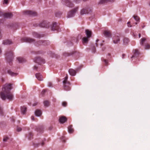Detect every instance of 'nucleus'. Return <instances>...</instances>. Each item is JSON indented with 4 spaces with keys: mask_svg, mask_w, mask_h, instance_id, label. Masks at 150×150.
I'll return each mask as SVG.
<instances>
[{
    "mask_svg": "<svg viewBox=\"0 0 150 150\" xmlns=\"http://www.w3.org/2000/svg\"><path fill=\"white\" fill-rule=\"evenodd\" d=\"M78 7H76L71 11L68 12L67 15V17L69 18L73 16L76 12L78 10Z\"/></svg>",
    "mask_w": 150,
    "mask_h": 150,
    "instance_id": "nucleus-4",
    "label": "nucleus"
},
{
    "mask_svg": "<svg viewBox=\"0 0 150 150\" xmlns=\"http://www.w3.org/2000/svg\"><path fill=\"white\" fill-rule=\"evenodd\" d=\"M98 40H98V39L97 40H96V42H97L98 41Z\"/></svg>",
    "mask_w": 150,
    "mask_h": 150,
    "instance_id": "nucleus-55",
    "label": "nucleus"
},
{
    "mask_svg": "<svg viewBox=\"0 0 150 150\" xmlns=\"http://www.w3.org/2000/svg\"><path fill=\"white\" fill-rule=\"evenodd\" d=\"M69 72L70 75L72 76H75L76 73V71L73 69H69Z\"/></svg>",
    "mask_w": 150,
    "mask_h": 150,
    "instance_id": "nucleus-20",
    "label": "nucleus"
},
{
    "mask_svg": "<svg viewBox=\"0 0 150 150\" xmlns=\"http://www.w3.org/2000/svg\"><path fill=\"white\" fill-rule=\"evenodd\" d=\"M33 134L31 132H29L26 135V137L29 140H30L33 138Z\"/></svg>",
    "mask_w": 150,
    "mask_h": 150,
    "instance_id": "nucleus-22",
    "label": "nucleus"
},
{
    "mask_svg": "<svg viewBox=\"0 0 150 150\" xmlns=\"http://www.w3.org/2000/svg\"><path fill=\"white\" fill-rule=\"evenodd\" d=\"M87 37H84L82 39V42L83 44L87 43L88 41V38Z\"/></svg>",
    "mask_w": 150,
    "mask_h": 150,
    "instance_id": "nucleus-25",
    "label": "nucleus"
},
{
    "mask_svg": "<svg viewBox=\"0 0 150 150\" xmlns=\"http://www.w3.org/2000/svg\"><path fill=\"white\" fill-rule=\"evenodd\" d=\"M44 143L43 142H42V143H41V145H42V146H43V145H44Z\"/></svg>",
    "mask_w": 150,
    "mask_h": 150,
    "instance_id": "nucleus-52",
    "label": "nucleus"
},
{
    "mask_svg": "<svg viewBox=\"0 0 150 150\" xmlns=\"http://www.w3.org/2000/svg\"><path fill=\"white\" fill-rule=\"evenodd\" d=\"M135 20L137 21H139V17L137 16H133Z\"/></svg>",
    "mask_w": 150,
    "mask_h": 150,
    "instance_id": "nucleus-37",
    "label": "nucleus"
},
{
    "mask_svg": "<svg viewBox=\"0 0 150 150\" xmlns=\"http://www.w3.org/2000/svg\"><path fill=\"white\" fill-rule=\"evenodd\" d=\"M49 43L48 41H42L40 40L37 43L38 45H47V43Z\"/></svg>",
    "mask_w": 150,
    "mask_h": 150,
    "instance_id": "nucleus-16",
    "label": "nucleus"
},
{
    "mask_svg": "<svg viewBox=\"0 0 150 150\" xmlns=\"http://www.w3.org/2000/svg\"><path fill=\"white\" fill-rule=\"evenodd\" d=\"M11 85V83H6L3 86L2 91L0 93V96L2 100H5L6 98L10 100H13V95L10 92V90L12 88Z\"/></svg>",
    "mask_w": 150,
    "mask_h": 150,
    "instance_id": "nucleus-1",
    "label": "nucleus"
},
{
    "mask_svg": "<svg viewBox=\"0 0 150 150\" xmlns=\"http://www.w3.org/2000/svg\"><path fill=\"white\" fill-rule=\"evenodd\" d=\"M68 76L67 75L65 77L64 80L63 81V83L64 86V89L66 91H69L70 90L71 88L70 86V83L67 81Z\"/></svg>",
    "mask_w": 150,
    "mask_h": 150,
    "instance_id": "nucleus-3",
    "label": "nucleus"
},
{
    "mask_svg": "<svg viewBox=\"0 0 150 150\" xmlns=\"http://www.w3.org/2000/svg\"><path fill=\"white\" fill-rule=\"evenodd\" d=\"M59 27L57 25L56 23H53L51 27V30H58Z\"/></svg>",
    "mask_w": 150,
    "mask_h": 150,
    "instance_id": "nucleus-14",
    "label": "nucleus"
},
{
    "mask_svg": "<svg viewBox=\"0 0 150 150\" xmlns=\"http://www.w3.org/2000/svg\"><path fill=\"white\" fill-rule=\"evenodd\" d=\"M139 37L140 38L141 37V34H139Z\"/></svg>",
    "mask_w": 150,
    "mask_h": 150,
    "instance_id": "nucleus-53",
    "label": "nucleus"
},
{
    "mask_svg": "<svg viewBox=\"0 0 150 150\" xmlns=\"http://www.w3.org/2000/svg\"><path fill=\"white\" fill-rule=\"evenodd\" d=\"M22 42L31 43L34 41V40L28 37H24L21 39Z\"/></svg>",
    "mask_w": 150,
    "mask_h": 150,
    "instance_id": "nucleus-6",
    "label": "nucleus"
},
{
    "mask_svg": "<svg viewBox=\"0 0 150 150\" xmlns=\"http://www.w3.org/2000/svg\"><path fill=\"white\" fill-rule=\"evenodd\" d=\"M104 34L105 36L106 37H110L111 36L110 32L108 30H105L104 32Z\"/></svg>",
    "mask_w": 150,
    "mask_h": 150,
    "instance_id": "nucleus-19",
    "label": "nucleus"
},
{
    "mask_svg": "<svg viewBox=\"0 0 150 150\" xmlns=\"http://www.w3.org/2000/svg\"><path fill=\"white\" fill-rule=\"evenodd\" d=\"M8 73L12 76H16L17 74V73H14L13 72H12L10 70H8Z\"/></svg>",
    "mask_w": 150,
    "mask_h": 150,
    "instance_id": "nucleus-28",
    "label": "nucleus"
},
{
    "mask_svg": "<svg viewBox=\"0 0 150 150\" xmlns=\"http://www.w3.org/2000/svg\"><path fill=\"white\" fill-rule=\"evenodd\" d=\"M150 48V45L148 44H146L145 45V49H148Z\"/></svg>",
    "mask_w": 150,
    "mask_h": 150,
    "instance_id": "nucleus-35",
    "label": "nucleus"
},
{
    "mask_svg": "<svg viewBox=\"0 0 150 150\" xmlns=\"http://www.w3.org/2000/svg\"><path fill=\"white\" fill-rule=\"evenodd\" d=\"M137 23H136V24H137Z\"/></svg>",
    "mask_w": 150,
    "mask_h": 150,
    "instance_id": "nucleus-58",
    "label": "nucleus"
},
{
    "mask_svg": "<svg viewBox=\"0 0 150 150\" xmlns=\"http://www.w3.org/2000/svg\"><path fill=\"white\" fill-rule=\"evenodd\" d=\"M5 56L7 62L9 63L10 65H11L12 62L14 57L13 52L11 51H7L6 53Z\"/></svg>",
    "mask_w": 150,
    "mask_h": 150,
    "instance_id": "nucleus-2",
    "label": "nucleus"
},
{
    "mask_svg": "<svg viewBox=\"0 0 150 150\" xmlns=\"http://www.w3.org/2000/svg\"><path fill=\"white\" fill-rule=\"evenodd\" d=\"M67 120V118L64 116H62L59 117V122L62 123H64Z\"/></svg>",
    "mask_w": 150,
    "mask_h": 150,
    "instance_id": "nucleus-15",
    "label": "nucleus"
},
{
    "mask_svg": "<svg viewBox=\"0 0 150 150\" xmlns=\"http://www.w3.org/2000/svg\"><path fill=\"white\" fill-rule=\"evenodd\" d=\"M33 35L36 37L39 38L40 35L36 33H34L33 34Z\"/></svg>",
    "mask_w": 150,
    "mask_h": 150,
    "instance_id": "nucleus-38",
    "label": "nucleus"
},
{
    "mask_svg": "<svg viewBox=\"0 0 150 150\" xmlns=\"http://www.w3.org/2000/svg\"><path fill=\"white\" fill-rule=\"evenodd\" d=\"M46 90L45 89H44L42 90L41 93L42 95H44V94L45 93V92H46Z\"/></svg>",
    "mask_w": 150,
    "mask_h": 150,
    "instance_id": "nucleus-42",
    "label": "nucleus"
},
{
    "mask_svg": "<svg viewBox=\"0 0 150 150\" xmlns=\"http://www.w3.org/2000/svg\"><path fill=\"white\" fill-rule=\"evenodd\" d=\"M31 119L33 120H34V117L33 116H31Z\"/></svg>",
    "mask_w": 150,
    "mask_h": 150,
    "instance_id": "nucleus-46",
    "label": "nucleus"
},
{
    "mask_svg": "<svg viewBox=\"0 0 150 150\" xmlns=\"http://www.w3.org/2000/svg\"><path fill=\"white\" fill-rule=\"evenodd\" d=\"M92 50H93V52H95L96 50V48H95V47H93Z\"/></svg>",
    "mask_w": 150,
    "mask_h": 150,
    "instance_id": "nucleus-44",
    "label": "nucleus"
},
{
    "mask_svg": "<svg viewBox=\"0 0 150 150\" xmlns=\"http://www.w3.org/2000/svg\"><path fill=\"white\" fill-rule=\"evenodd\" d=\"M52 83L51 82H49L48 83V86L49 87H51L52 86Z\"/></svg>",
    "mask_w": 150,
    "mask_h": 150,
    "instance_id": "nucleus-45",
    "label": "nucleus"
},
{
    "mask_svg": "<svg viewBox=\"0 0 150 150\" xmlns=\"http://www.w3.org/2000/svg\"><path fill=\"white\" fill-rule=\"evenodd\" d=\"M85 33L88 38H90L91 36L92 32L88 29L85 30Z\"/></svg>",
    "mask_w": 150,
    "mask_h": 150,
    "instance_id": "nucleus-17",
    "label": "nucleus"
},
{
    "mask_svg": "<svg viewBox=\"0 0 150 150\" xmlns=\"http://www.w3.org/2000/svg\"><path fill=\"white\" fill-rule=\"evenodd\" d=\"M12 43V41L11 40H4L3 42V44L4 45H10Z\"/></svg>",
    "mask_w": 150,
    "mask_h": 150,
    "instance_id": "nucleus-21",
    "label": "nucleus"
},
{
    "mask_svg": "<svg viewBox=\"0 0 150 150\" xmlns=\"http://www.w3.org/2000/svg\"><path fill=\"white\" fill-rule=\"evenodd\" d=\"M67 105V103L66 102L64 101L62 103V105L64 107H66Z\"/></svg>",
    "mask_w": 150,
    "mask_h": 150,
    "instance_id": "nucleus-39",
    "label": "nucleus"
},
{
    "mask_svg": "<svg viewBox=\"0 0 150 150\" xmlns=\"http://www.w3.org/2000/svg\"><path fill=\"white\" fill-rule=\"evenodd\" d=\"M102 60L105 63V65L107 66L108 65V60H106V59H102Z\"/></svg>",
    "mask_w": 150,
    "mask_h": 150,
    "instance_id": "nucleus-34",
    "label": "nucleus"
},
{
    "mask_svg": "<svg viewBox=\"0 0 150 150\" xmlns=\"http://www.w3.org/2000/svg\"><path fill=\"white\" fill-rule=\"evenodd\" d=\"M146 40V39L144 38H142L140 40V44L142 46H144V43L145 42Z\"/></svg>",
    "mask_w": 150,
    "mask_h": 150,
    "instance_id": "nucleus-32",
    "label": "nucleus"
},
{
    "mask_svg": "<svg viewBox=\"0 0 150 150\" xmlns=\"http://www.w3.org/2000/svg\"><path fill=\"white\" fill-rule=\"evenodd\" d=\"M1 37V30H0V39Z\"/></svg>",
    "mask_w": 150,
    "mask_h": 150,
    "instance_id": "nucleus-50",
    "label": "nucleus"
},
{
    "mask_svg": "<svg viewBox=\"0 0 150 150\" xmlns=\"http://www.w3.org/2000/svg\"><path fill=\"white\" fill-rule=\"evenodd\" d=\"M130 23V22H128L127 23V24H128V27H131V26H131V25H130V26H129V24Z\"/></svg>",
    "mask_w": 150,
    "mask_h": 150,
    "instance_id": "nucleus-47",
    "label": "nucleus"
},
{
    "mask_svg": "<svg viewBox=\"0 0 150 150\" xmlns=\"http://www.w3.org/2000/svg\"><path fill=\"white\" fill-rule=\"evenodd\" d=\"M17 59L19 63H22L26 61V60L21 57H18L17 58Z\"/></svg>",
    "mask_w": 150,
    "mask_h": 150,
    "instance_id": "nucleus-24",
    "label": "nucleus"
},
{
    "mask_svg": "<svg viewBox=\"0 0 150 150\" xmlns=\"http://www.w3.org/2000/svg\"><path fill=\"white\" fill-rule=\"evenodd\" d=\"M62 1L67 6L72 7L74 6V4L69 0H63Z\"/></svg>",
    "mask_w": 150,
    "mask_h": 150,
    "instance_id": "nucleus-9",
    "label": "nucleus"
},
{
    "mask_svg": "<svg viewBox=\"0 0 150 150\" xmlns=\"http://www.w3.org/2000/svg\"><path fill=\"white\" fill-rule=\"evenodd\" d=\"M35 113L36 115L37 116H40L41 115L42 113L40 110H37L35 111Z\"/></svg>",
    "mask_w": 150,
    "mask_h": 150,
    "instance_id": "nucleus-29",
    "label": "nucleus"
},
{
    "mask_svg": "<svg viewBox=\"0 0 150 150\" xmlns=\"http://www.w3.org/2000/svg\"><path fill=\"white\" fill-rule=\"evenodd\" d=\"M50 102L48 100H45L44 102V104L45 106L47 107L50 105Z\"/></svg>",
    "mask_w": 150,
    "mask_h": 150,
    "instance_id": "nucleus-33",
    "label": "nucleus"
},
{
    "mask_svg": "<svg viewBox=\"0 0 150 150\" xmlns=\"http://www.w3.org/2000/svg\"><path fill=\"white\" fill-rule=\"evenodd\" d=\"M134 54L131 57V58H136L138 57L139 54V52L138 50L137 49H135L133 51Z\"/></svg>",
    "mask_w": 150,
    "mask_h": 150,
    "instance_id": "nucleus-13",
    "label": "nucleus"
},
{
    "mask_svg": "<svg viewBox=\"0 0 150 150\" xmlns=\"http://www.w3.org/2000/svg\"><path fill=\"white\" fill-rule=\"evenodd\" d=\"M34 61L35 62L38 63L39 64L44 63L45 62V60L40 57L35 58Z\"/></svg>",
    "mask_w": 150,
    "mask_h": 150,
    "instance_id": "nucleus-8",
    "label": "nucleus"
},
{
    "mask_svg": "<svg viewBox=\"0 0 150 150\" xmlns=\"http://www.w3.org/2000/svg\"><path fill=\"white\" fill-rule=\"evenodd\" d=\"M37 103H34L33 104V106H35L36 105H37Z\"/></svg>",
    "mask_w": 150,
    "mask_h": 150,
    "instance_id": "nucleus-49",
    "label": "nucleus"
},
{
    "mask_svg": "<svg viewBox=\"0 0 150 150\" xmlns=\"http://www.w3.org/2000/svg\"><path fill=\"white\" fill-rule=\"evenodd\" d=\"M3 109L1 107H0V115H3Z\"/></svg>",
    "mask_w": 150,
    "mask_h": 150,
    "instance_id": "nucleus-41",
    "label": "nucleus"
},
{
    "mask_svg": "<svg viewBox=\"0 0 150 150\" xmlns=\"http://www.w3.org/2000/svg\"><path fill=\"white\" fill-rule=\"evenodd\" d=\"M113 42L115 44L118 43L120 40L119 37L118 36H115L112 38Z\"/></svg>",
    "mask_w": 150,
    "mask_h": 150,
    "instance_id": "nucleus-11",
    "label": "nucleus"
},
{
    "mask_svg": "<svg viewBox=\"0 0 150 150\" xmlns=\"http://www.w3.org/2000/svg\"><path fill=\"white\" fill-rule=\"evenodd\" d=\"M114 0H100L99 3V4H103L108 1H113Z\"/></svg>",
    "mask_w": 150,
    "mask_h": 150,
    "instance_id": "nucleus-26",
    "label": "nucleus"
},
{
    "mask_svg": "<svg viewBox=\"0 0 150 150\" xmlns=\"http://www.w3.org/2000/svg\"><path fill=\"white\" fill-rule=\"evenodd\" d=\"M34 68L35 69H37V67H36V66H35L34 67Z\"/></svg>",
    "mask_w": 150,
    "mask_h": 150,
    "instance_id": "nucleus-51",
    "label": "nucleus"
},
{
    "mask_svg": "<svg viewBox=\"0 0 150 150\" xmlns=\"http://www.w3.org/2000/svg\"><path fill=\"white\" fill-rule=\"evenodd\" d=\"M26 109L27 108L25 107L24 106L22 107H21V110L22 113L23 114H25L26 111Z\"/></svg>",
    "mask_w": 150,
    "mask_h": 150,
    "instance_id": "nucleus-27",
    "label": "nucleus"
},
{
    "mask_svg": "<svg viewBox=\"0 0 150 150\" xmlns=\"http://www.w3.org/2000/svg\"><path fill=\"white\" fill-rule=\"evenodd\" d=\"M50 25V23L46 21H43L39 24L40 27L45 28H48Z\"/></svg>",
    "mask_w": 150,
    "mask_h": 150,
    "instance_id": "nucleus-5",
    "label": "nucleus"
},
{
    "mask_svg": "<svg viewBox=\"0 0 150 150\" xmlns=\"http://www.w3.org/2000/svg\"><path fill=\"white\" fill-rule=\"evenodd\" d=\"M9 139L8 137L7 136H4V137L3 141L4 142H7V140Z\"/></svg>",
    "mask_w": 150,
    "mask_h": 150,
    "instance_id": "nucleus-36",
    "label": "nucleus"
},
{
    "mask_svg": "<svg viewBox=\"0 0 150 150\" xmlns=\"http://www.w3.org/2000/svg\"><path fill=\"white\" fill-rule=\"evenodd\" d=\"M22 130L21 128V127H18L17 128V131L18 132L21 131Z\"/></svg>",
    "mask_w": 150,
    "mask_h": 150,
    "instance_id": "nucleus-43",
    "label": "nucleus"
},
{
    "mask_svg": "<svg viewBox=\"0 0 150 150\" xmlns=\"http://www.w3.org/2000/svg\"><path fill=\"white\" fill-rule=\"evenodd\" d=\"M68 130L69 132V133H72L74 131V129L72 128V126L70 125V126H69L68 127Z\"/></svg>",
    "mask_w": 150,
    "mask_h": 150,
    "instance_id": "nucleus-30",
    "label": "nucleus"
},
{
    "mask_svg": "<svg viewBox=\"0 0 150 150\" xmlns=\"http://www.w3.org/2000/svg\"><path fill=\"white\" fill-rule=\"evenodd\" d=\"M149 5H150V3H149Z\"/></svg>",
    "mask_w": 150,
    "mask_h": 150,
    "instance_id": "nucleus-57",
    "label": "nucleus"
},
{
    "mask_svg": "<svg viewBox=\"0 0 150 150\" xmlns=\"http://www.w3.org/2000/svg\"><path fill=\"white\" fill-rule=\"evenodd\" d=\"M25 14L35 16L37 15L36 12L31 11H24Z\"/></svg>",
    "mask_w": 150,
    "mask_h": 150,
    "instance_id": "nucleus-10",
    "label": "nucleus"
},
{
    "mask_svg": "<svg viewBox=\"0 0 150 150\" xmlns=\"http://www.w3.org/2000/svg\"><path fill=\"white\" fill-rule=\"evenodd\" d=\"M1 48H0V53H1Z\"/></svg>",
    "mask_w": 150,
    "mask_h": 150,
    "instance_id": "nucleus-54",
    "label": "nucleus"
},
{
    "mask_svg": "<svg viewBox=\"0 0 150 150\" xmlns=\"http://www.w3.org/2000/svg\"><path fill=\"white\" fill-rule=\"evenodd\" d=\"M125 54H122V58H124V57H125Z\"/></svg>",
    "mask_w": 150,
    "mask_h": 150,
    "instance_id": "nucleus-48",
    "label": "nucleus"
},
{
    "mask_svg": "<svg viewBox=\"0 0 150 150\" xmlns=\"http://www.w3.org/2000/svg\"><path fill=\"white\" fill-rule=\"evenodd\" d=\"M89 8H83L81 10V15H83L84 14H86L88 13L89 12V11H90L91 10Z\"/></svg>",
    "mask_w": 150,
    "mask_h": 150,
    "instance_id": "nucleus-12",
    "label": "nucleus"
},
{
    "mask_svg": "<svg viewBox=\"0 0 150 150\" xmlns=\"http://www.w3.org/2000/svg\"><path fill=\"white\" fill-rule=\"evenodd\" d=\"M9 0H4L3 2V4H8V1Z\"/></svg>",
    "mask_w": 150,
    "mask_h": 150,
    "instance_id": "nucleus-40",
    "label": "nucleus"
},
{
    "mask_svg": "<svg viewBox=\"0 0 150 150\" xmlns=\"http://www.w3.org/2000/svg\"><path fill=\"white\" fill-rule=\"evenodd\" d=\"M3 15L5 18H11L13 16L12 14L10 13H4L0 10V16Z\"/></svg>",
    "mask_w": 150,
    "mask_h": 150,
    "instance_id": "nucleus-7",
    "label": "nucleus"
},
{
    "mask_svg": "<svg viewBox=\"0 0 150 150\" xmlns=\"http://www.w3.org/2000/svg\"><path fill=\"white\" fill-rule=\"evenodd\" d=\"M123 41L124 43L125 44H126L129 42V40L128 38H125L123 40Z\"/></svg>",
    "mask_w": 150,
    "mask_h": 150,
    "instance_id": "nucleus-31",
    "label": "nucleus"
},
{
    "mask_svg": "<svg viewBox=\"0 0 150 150\" xmlns=\"http://www.w3.org/2000/svg\"><path fill=\"white\" fill-rule=\"evenodd\" d=\"M35 130L38 132H39L40 133H42L43 132V128L41 126H38L36 128Z\"/></svg>",
    "mask_w": 150,
    "mask_h": 150,
    "instance_id": "nucleus-23",
    "label": "nucleus"
},
{
    "mask_svg": "<svg viewBox=\"0 0 150 150\" xmlns=\"http://www.w3.org/2000/svg\"><path fill=\"white\" fill-rule=\"evenodd\" d=\"M35 76L38 80L42 81L43 80V77L40 73L36 74H35Z\"/></svg>",
    "mask_w": 150,
    "mask_h": 150,
    "instance_id": "nucleus-18",
    "label": "nucleus"
},
{
    "mask_svg": "<svg viewBox=\"0 0 150 150\" xmlns=\"http://www.w3.org/2000/svg\"><path fill=\"white\" fill-rule=\"evenodd\" d=\"M96 46H98V44H97V43H96Z\"/></svg>",
    "mask_w": 150,
    "mask_h": 150,
    "instance_id": "nucleus-56",
    "label": "nucleus"
}]
</instances>
